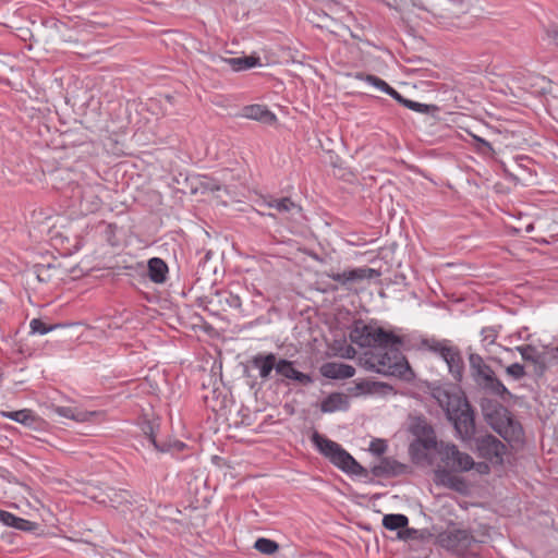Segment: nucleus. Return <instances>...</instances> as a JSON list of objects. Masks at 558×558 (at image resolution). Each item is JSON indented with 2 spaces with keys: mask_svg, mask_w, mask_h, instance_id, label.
Listing matches in <instances>:
<instances>
[{
  "mask_svg": "<svg viewBox=\"0 0 558 558\" xmlns=\"http://www.w3.org/2000/svg\"><path fill=\"white\" fill-rule=\"evenodd\" d=\"M371 471L376 477L397 476L405 473L407 465L391 458H383L380 463L374 465Z\"/></svg>",
  "mask_w": 558,
  "mask_h": 558,
  "instance_id": "19",
  "label": "nucleus"
},
{
  "mask_svg": "<svg viewBox=\"0 0 558 558\" xmlns=\"http://www.w3.org/2000/svg\"><path fill=\"white\" fill-rule=\"evenodd\" d=\"M319 371L324 377L329 379L351 378L355 374V368L352 365L337 362L324 363Z\"/></svg>",
  "mask_w": 558,
  "mask_h": 558,
  "instance_id": "18",
  "label": "nucleus"
},
{
  "mask_svg": "<svg viewBox=\"0 0 558 558\" xmlns=\"http://www.w3.org/2000/svg\"><path fill=\"white\" fill-rule=\"evenodd\" d=\"M11 527H14L20 531L24 532H31V533H37L38 530H40V524L37 522H33L20 517L15 518L14 524H12Z\"/></svg>",
  "mask_w": 558,
  "mask_h": 558,
  "instance_id": "37",
  "label": "nucleus"
},
{
  "mask_svg": "<svg viewBox=\"0 0 558 558\" xmlns=\"http://www.w3.org/2000/svg\"><path fill=\"white\" fill-rule=\"evenodd\" d=\"M470 372L473 380L480 383V380L487 374H493V368L486 364L483 357L477 353H471L469 355Z\"/></svg>",
  "mask_w": 558,
  "mask_h": 558,
  "instance_id": "24",
  "label": "nucleus"
},
{
  "mask_svg": "<svg viewBox=\"0 0 558 558\" xmlns=\"http://www.w3.org/2000/svg\"><path fill=\"white\" fill-rule=\"evenodd\" d=\"M233 71H244L259 64L260 59L255 56H243L225 60Z\"/></svg>",
  "mask_w": 558,
  "mask_h": 558,
  "instance_id": "30",
  "label": "nucleus"
},
{
  "mask_svg": "<svg viewBox=\"0 0 558 558\" xmlns=\"http://www.w3.org/2000/svg\"><path fill=\"white\" fill-rule=\"evenodd\" d=\"M254 548L262 555L271 556L279 549V544L266 537H259L254 543Z\"/></svg>",
  "mask_w": 558,
  "mask_h": 558,
  "instance_id": "34",
  "label": "nucleus"
},
{
  "mask_svg": "<svg viewBox=\"0 0 558 558\" xmlns=\"http://www.w3.org/2000/svg\"><path fill=\"white\" fill-rule=\"evenodd\" d=\"M350 339L360 347L375 348L374 350L403 344L400 336L384 329L375 323L366 324L362 319L354 322V326L350 331Z\"/></svg>",
  "mask_w": 558,
  "mask_h": 558,
  "instance_id": "4",
  "label": "nucleus"
},
{
  "mask_svg": "<svg viewBox=\"0 0 558 558\" xmlns=\"http://www.w3.org/2000/svg\"><path fill=\"white\" fill-rule=\"evenodd\" d=\"M33 269L40 282H49L60 275L59 267L54 264H36Z\"/></svg>",
  "mask_w": 558,
  "mask_h": 558,
  "instance_id": "27",
  "label": "nucleus"
},
{
  "mask_svg": "<svg viewBox=\"0 0 558 558\" xmlns=\"http://www.w3.org/2000/svg\"><path fill=\"white\" fill-rule=\"evenodd\" d=\"M268 206L277 209L279 213H290L292 210H295L298 214L301 213V207L289 197L272 199L268 203Z\"/></svg>",
  "mask_w": 558,
  "mask_h": 558,
  "instance_id": "33",
  "label": "nucleus"
},
{
  "mask_svg": "<svg viewBox=\"0 0 558 558\" xmlns=\"http://www.w3.org/2000/svg\"><path fill=\"white\" fill-rule=\"evenodd\" d=\"M439 454L446 468L453 472H468L475 465L473 458L453 444H441Z\"/></svg>",
  "mask_w": 558,
  "mask_h": 558,
  "instance_id": "10",
  "label": "nucleus"
},
{
  "mask_svg": "<svg viewBox=\"0 0 558 558\" xmlns=\"http://www.w3.org/2000/svg\"><path fill=\"white\" fill-rule=\"evenodd\" d=\"M202 186L205 190L210 191V192H216V191H220L221 190V185L218 183V181L215 180V179H211V178H206L202 182Z\"/></svg>",
  "mask_w": 558,
  "mask_h": 558,
  "instance_id": "44",
  "label": "nucleus"
},
{
  "mask_svg": "<svg viewBox=\"0 0 558 558\" xmlns=\"http://www.w3.org/2000/svg\"><path fill=\"white\" fill-rule=\"evenodd\" d=\"M398 538L402 541H429L433 534L427 529L416 530L412 527H405L403 531L397 533Z\"/></svg>",
  "mask_w": 558,
  "mask_h": 558,
  "instance_id": "31",
  "label": "nucleus"
},
{
  "mask_svg": "<svg viewBox=\"0 0 558 558\" xmlns=\"http://www.w3.org/2000/svg\"><path fill=\"white\" fill-rule=\"evenodd\" d=\"M475 384L485 392L499 397L504 401L508 398H512L511 392L496 376L495 372H493V374H487L480 380V383Z\"/></svg>",
  "mask_w": 558,
  "mask_h": 558,
  "instance_id": "17",
  "label": "nucleus"
},
{
  "mask_svg": "<svg viewBox=\"0 0 558 558\" xmlns=\"http://www.w3.org/2000/svg\"><path fill=\"white\" fill-rule=\"evenodd\" d=\"M140 426H141L142 433L154 445V447L157 451H159V452H169L170 451V446L161 445V442L157 439L156 430L159 427L158 422L143 418L140 422Z\"/></svg>",
  "mask_w": 558,
  "mask_h": 558,
  "instance_id": "22",
  "label": "nucleus"
},
{
  "mask_svg": "<svg viewBox=\"0 0 558 558\" xmlns=\"http://www.w3.org/2000/svg\"><path fill=\"white\" fill-rule=\"evenodd\" d=\"M478 457L496 462H502L506 446L492 434L473 438Z\"/></svg>",
  "mask_w": 558,
  "mask_h": 558,
  "instance_id": "11",
  "label": "nucleus"
},
{
  "mask_svg": "<svg viewBox=\"0 0 558 558\" xmlns=\"http://www.w3.org/2000/svg\"><path fill=\"white\" fill-rule=\"evenodd\" d=\"M409 432L415 437L410 444L409 452L415 458L424 456L423 450H433L437 447L436 434L433 426L424 416L410 417Z\"/></svg>",
  "mask_w": 558,
  "mask_h": 558,
  "instance_id": "5",
  "label": "nucleus"
},
{
  "mask_svg": "<svg viewBox=\"0 0 558 558\" xmlns=\"http://www.w3.org/2000/svg\"><path fill=\"white\" fill-rule=\"evenodd\" d=\"M355 77L359 80H364V81L368 82L369 84L381 89L385 93H387V90L390 87V85L387 84L384 80L379 78L378 76L372 75V74H364L362 72H359V73H356Z\"/></svg>",
  "mask_w": 558,
  "mask_h": 558,
  "instance_id": "39",
  "label": "nucleus"
},
{
  "mask_svg": "<svg viewBox=\"0 0 558 558\" xmlns=\"http://www.w3.org/2000/svg\"><path fill=\"white\" fill-rule=\"evenodd\" d=\"M123 495H128L130 497V494L128 492H122L120 494L116 493L114 496L120 499L116 500L114 498H111V501H118L119 504H122L123 501H125V502L130 504V500L126 497H124Z\"/></svg>",
  "mask_w": 558,
  "mask_h": 558,
  "instance_id": "49",
  "label": "nucleus"
},
{
  "mask_svg": "<svg viewBox=\"0 0 558 558\" xmlns=\"http://www.w3.org/2000/svg\"><path fill=\"white\" fill-rule=\"evenodd\" d=\"M486 422L508 441L512 439L518 440L523 434L521 424L512 417L510 411L504 405L492 413V416L487 417Z\"/></svg>",
  "mask_w": 558,
  "mask_h": 558,
  "instance_id": "7",
  "label": "nucleus"
},
{
  "mask_svg": "<svg viewBox=\"0 0 558 558\" xmlns=\"http://www.w3.org/2000/svg\"><path fill=\"white\" fill-rule=\"evenodd\" d=\"M278 359L277 354L269 352L257 353L246 361V364L244 365V376L246 378H252V381L250 383L251 389H254L257 386V377L252 376L251 368L256 369L258 372V377L265 383L270 379L272 371L276 372Z\"/></svg>",
  "mask_w": 558,
  "mask_h": 558,
  "instance_id": "8",
  "label": "nucleus"
},
{
  "mask_svg": "<svg viewBox=\"0 0 558 558\" xmlns=\"http://www.w3.org/2000/svg\"><path fill=\"white\" fill-rule=\"evenodd\" d=\"M404 107L421 113L434 114L438 111V107L435 105L421 104L411 99H408Z\"/></svg>",
  "mask_w": 558,
  "mask_h": 558,
  "instance_id": "38",
  "label": "nucleus"
},
{
  "mask_svg": "<svg viewBox=\"0 0 558 558\" xmlns=\"http://www.w3.org/2000/svg\"><path fill=\"white\" fill-rule=\"evenodd\" d=\"M210 255H211V253L207 252L206 255L204 256L205 260H204V264H203V268H205L207 260L210 258Z\"/></svg>",
  "mask_w": 558,
  "mask_h": 558,
  "instance_id": "51",
  "label": "nucleus"
},
{
  "mask_svg": "<svg viewBox=\"0 0 558 558\" xmlns=\"http://www.w3.org/2000/svg\"><path fill=\"white\" fill-rule=\"evenodd\" d=\"M311 440L325 458L344 473L360 477H367L368 471L338 442L326 438L316 430L313 433Z\"/></svg>",
  "mask_w": 558,
  "mask_h": 558,
  "instance_id": "3",
  "label": "nucleus"
},
{
  "mask_svg": "<svg viewBox=\"0 0 558 558\" xmlns=\"http://www.w3.org/2000/svg\"><path fill=\"white\" fill-rule=\"evenodd\" d=\"M389 96H391L395 100H397L399 104L401 105H405L407 102V98H404L400 93H398L395 88H392L391 86L389 87V89L387 90V93Z\"/></svg>",
  "mask_w": 558,
  "mask_h": 558,
  "instance_id": "46",
  "label": "nucleus"
},
{
  "mask_svg": "<svg viewBox=\"0 0 558 558\" xmlns=\"http://www.w3.org/2000/svg\"><path fill=\"white\" fill-rule=\"evenodd\" d=\"M506 373L515 380H520L521 378L529 374V372L525 371V366L520 363H513L507 366Z\"/></svg>",
  "mask_w": 558,
  "mask_h": 558,
  "instance_id": "41",
  "label": "nucleus"
},
{
  "mask_svg": "<svg viewBox=\"0 0 558 558\" xmlns=\"http://www.w3.org/2000/svg\"><path fill=\"white\" fill-rule=\"evenodd\" d=\"M296 361H290L283 357L278 359L276 367V375L280 377L281 381H294L301 386H308L313 384L311 375L305 374L296 369Z\"/></svg>",
  "mask_w": 558,
  "mask_h": 558,
  "instance_id": "13",
  "label": "nucleus"
},
{
  "mask_svg": "<svg viewBox=\"0 0 558 558\" xmlns=\"http://www.w3.org/2000/svg\"><path fill=\"white\" fill-rule=\"evenodd\" d=\"M379 276V272L373 268L363 267V268H353L350 270H344L343 272H331L327 274V277L332 280L339 282L341 286L350 289V286L355 282H360L364 279H373Z\"/></svg>",
  "mask_w": 558,
  "mask_h": 558,
  "instance_id": "15",
  "label": "nucleus"
},
{
  "mask_svg": "<svg viewBox=\"0 0 558 558\" xmlns=\"http://www.w3.org/2000/svg\"><path fill=\"white\" fill-rule=\"evenodd\" d=\"M217 295L220 298V302L223 300L230 307L240 308L242 305L240 296L231 292H218Z\"/></svg>",
  "mask_w": 558,
  "mask_h": 558,
  "instance_id": "42",
  "label": "nucleus"
},
{
  "mask_svg": "<svg viewBox=\"0 0 558 558\" xmlns=\"http://www.w3.org/2000/svg\"><path fill=\"white\" fill-rule=\"evenodd\" d=\"M348 408L347 397L339 392H332L320 403V410L324 413H331Z\"/></svg>",
  "mask_w": 558,
  "mask_h": 558,
  "instance_id": "26",
  "label": "nucleus"
},
{
  "mask_svg": "<svg viewBox=\"0 0 558 558\" xmlns=\"http://www.w3.org/2000/svg\"><path fill=\"white\" fill-rule=\"evenodd\" d=\"M437 542L451 554L461 556L475 539L466 530L451 529L440 533Z\"/></svg>",
  "mask_w": 558,
  "mask_h": 558,
  "instance_id": "9",
  "label": "nucleus"
},
{
  "mask_svg": "<svg viewBox=\"0 0 558 558\" xmlns=\"http://www.w3.org/2000/svg\"><path fill=\"white\" fill-rule=\"evenodd\" d=\"M29 327H31V330L33 333L46 335L49 331H52L60 327H63V325L62 324L49 325V324L44 323L39 318H34L31 320Z\"/></svg>",
  "mask_w": 558,
  "mask_h": 558,
  "instance_id": "36",
  "label": "nucleus"
},
{
  "mask_svg": "<svg viewBox=\"0 0 558 558\" xmlns=\"http://www.w3.org/2000/svg\"><path fill=\"white\" fill-rule=\"evenodd\" d=\"M16 515L9 511L0 510V522L5 526H12L15 522Z\"/></svg>",
  "mask_w": 558,
  "mask_h": 558,
  "instance_id": "45",
  "label": "nucleus"
},
{
  "mask_svg": "<svg viewBox=\"0 0 558 558\" xmlns=\"http://www.w3.org/2000/svg\"><path fill=\"white\" fill-rule=\"evenodd\" d=\"M1 415L3 417L13 420V421L21 423L28 427L34 426L36 428L38 425L41 424V421L29 409H23V410H19V411H10V412L2 411Z\"/></svg>",
  "mask_w": 558,
  "mask_h": 558,
  "instance_id": "23",
  "label": "nucleus"
},
{
  "mask_svg": "<svg viewBox=\"0 0 558 558\" xmlns=\"http://www.w3.org/2000/svg\"><path fill=\"white\" fill-rule=\"evenodd\" d=\"M53 412H56L58 415L66 418H71L75 422H86L89 416L93 415V413L81 411L76 408L71 407H57L52 405Z\"/></svg>",
  "mask_w": 558,
  "mask_h": 558,
  "instance_id": "29",
  "label": "nucleus"
},
{
  "mask_svg": "<svg viewBox=\"0 0 558 558\" xmlns=\"http://www.w3.org/2000/svg\"><path fill=\"white\" fill-rule=\"evenodd\" d=\"M161 445L170 446V451H182L185 448V444L179 440H175L173 442H161Z\"/></svg>",
  "mask_w": 558,
  "mask_h": 558,
  "instance_id": "47",
  "label": "nucleus"
},
{
  "mask_svg": "<svg viewBox=\"0 0 558 558\" xmlns=\"http://www.w3.org/2000/svg\"><path fill=\"white\" fill-rule=\"evenodd\" d=\"M348 391L353 397L360 396H387L393 392V387L387 383L376 381L371 379H362L354 381L353 386L348 388Z\"/></svg>",
  "mask_w": 558,
  "mask_h": 558,
  "instance_id": "14",
  "label": "nucleus"
},
{
  "mask_svg": "<svg viewBox=\"0 0 558 558\" xmlns=\"http://www.w3.org/2000/svg\"><path fill=\"white\" fill-rule=\"evenodd\" d=\"M523 361L527 364L529 374L538 379L543 377L549 365L558 363V352L556 348L551 350L538 351L534 345L524 344L517 347Z\"/></svg>",
  "mask_w": 558,
  "mask_h": 558,
  "instance_id": "6",
  "label": "nucleus"
},
{
  "mask_svg": "<svg viewBox=\"0 0 558 558\" xmlns=\"http://www.w3.org/2000/svg\"><path fill=\"white\" fill-rule=\"evenodd\" d=\"M422 345L427 350L438 354L441 359L446 355V353L450 352L449 349L452 345L449 340H437L434 338L423 339Z\"/></svg>",
  "mask_w": 558,
  "mask_h": 558,
  "instance_id": "32",
  "label": "nucleus"
},
{
  "mask_svg": "<svg viewBox=\"0 0 558 558\" xmlns=\"http://www.w3.org/2000/svg\"><path fill=\"white\" fill-rule=\"evenodd\" d=\"M488 470H489V468H488V465H487V464H484V463H480V464H478V471H480L481 473H485V472H487Z\"/></svg>",
  "mask_w": 558,
  "mask_h": 558,
  "instance_id": "50",
  "label": "nucleus"
},
{
  "mask_svg": "<svg viewBox=\"0 0 558 558\" xmlns=\"http://www.w3.org/2000/svg\"><path fill=\"white\" fill-rule=\"evenodd\" d=\"M243 116L247 119L256 120L265 124L276 122V116L263 105H250L243 108Z\"/></svg>",
  "mask_w": 558,
  "mask_h": 558,
  "instance_id": "21",
  "label": "nucleus"
},
{
  "mask_svg": "<svg viewBox=\"0 0 558 558\" xmlns=\"http://www.w3.org/2000/svg\"><path fill=\"white\" fill-rule=\"evenodd\" d=\"M387 450L386 441L383 439H374L371 441L369 451L376 456H381Z\"/></svg>",
  "mask_w": 558,
  "mask_h": 558,
  "instance_id": "43",
  "label": "nucleus"
},
{
  "mask_svg": "<svg viewBox=\"0 0 558 558\" xmlns=\"http://www.w3.org/2000/svg\"><path fill=\"white\" fill-rule=\"evenodd\" d=\"M104 190L101 184L96 185H76L73 187L72 197L80 199V205L85 213H95L101 207L100 192Z\"/></svg>",
  "mask_w": 558,
  "mask_h": 558,
  "instance_id": "12",
  "label": "nucleus"
},
{
  "mask_svg": "<svg viewBox=\"0 0 558 558\" xmlns=\"http://www.w3.org/2000/svg\"><path fill=\"white\" fill-rule=\"evenodd\" d=\"M453 471L447 468H437L434 471V483L437 486L450 488L457 493L465 494L468 492V483L464 478L453 475Z\"/></svg>",
  "mask_w": 558,
  "mask_h": 558,
  "instance_id": "16",
  "label": "nucleus"
},
{
  "mask_svg": "<svg viewBox=\"0 0 558 558\" xmlns=\"http://www.w3.org/2000/svg\"><path fill=\"white\" fill-rule=\"evenodd\" d=\"M469 134L472 136L474 141V148L478 154L485 157H493L495 155V150L488 141L473 133Z\"/></svg>",
  "mask_w": 558,
  "mask_h": 558,
  "instance_id": "35",
  "label": "nucleus"
},
{
  "mask_svg": "<svg viewBox=\"0 0 558 558\" xmlns=\"http://www.w3.org/2000/svg\"><path fill=\"white\" fill-rule=\"evenodd\" d=\"M480 405H481L483 415L486 420L487 417L492 416V413H494L502 404L499 403L498 401L489 399V398H482Z\"/></svg>",
  "mask_w": 558,
  "mask_h": 558,
  "instance_id": "40",
  "label": "nucleus"
},
{
  "mask_svg": "<svg viewBox=\"0 0 558 558\" xmlns=\"http://www.w3.org/2000/svg\"><path fill=\"white\" fill-rule=\"evenodd\" d=\"M435 397L459 437L462 440L473 439L476 430L475 412L468 399L446 390L438 391Z\"/></svg>",
  "mask_w": 558,
  "mask_h": 558,
  "instance_id": "2",
  "label": "nucleus"
},
{
  "mask_svg": "<svg viewBox=\"0 0 558 558\" xmlns=\"http://www.w3.org/2000/svg\"><path fill=\"white\" fill-rule=\"evenodd\" d=\"M450 352L446 353L442 360L446 362L449 373L452 377L460 381L463 377L464 362L460 349L457 345H451Z\"/></svg>",
  "mask_w": 558,
  "mask_h": 558,
  "instance_id": "20",
  "label": "nucleus"
},
{
  "mask_svg": "<svg viewBox=\"0 0 558 558\" xmlns=\"http://www.w3.org/2000/svg\"><path fill=\"white\" fill-rule=\"evenodd\" d=\"M148 277L155 283H163L167 280L168 265L159 257H153L148 260Z\"/></svg>",
  "mask_w": 558,
  "mask_h": 558,
  "instance_id": "25",
  "label": "nucleus"
},
{
  "mask_svg": "<svg viewBox=\"0 0 558 558\" xmlns=\"http://www.w3.org/2000/svg\"><path fill=\"white\" fill-rule=\"evenodd\" d=\"M409 524V518L402 513L385 514L383 518V526L390 531H403Z\"/></svg>",
  "mask_w": 558,
  "mask_h": 558,
  "instance_id": "28",
  "label": "nucleus"
},
{
  "mask_svg": "<svg viewBox=\"0 0 558 558\" xmlns=\"http://www.w3.org/2000/svg\"><path fill=\"white\" fill-rule=\"evenodd\" d=\"M548 37L554 41V44L558 47V27H551L547 31Z\"/></svg>",
  "mask_w": 558,
  "mask_h": 558,
  "instance_id": "48",
  "label": "nucleus"
},
{
  "mask_svg": "<svg viewBox=\"0 0 558 558\" xmlns=\"http://www.w3.org/2000/svg\"><path fill=\"white\" fill-rule=\"evenodd\" d=\"M401 345L388 347L366 352L361 359L367 371L376 372L384 376L398 377L403 380H411L414 373L400 350Z\"/></svg>",
  "mask_w": 558,
  "mask_h": 558,
  "instance_id": "1",
  "label": "nucleus"
}]
</instances>
